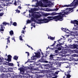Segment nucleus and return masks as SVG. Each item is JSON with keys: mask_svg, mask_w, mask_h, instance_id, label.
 <instances>
[{"mask_svg": "<svg viewBox=\"0 0 78 78\" xmlns=\"http://www.w3.org/2000/svg\"><path fill=\"white\" fill-rule=\"evenodd\" d=\"M58 9H55V11H58Z\"/></svg>", "mask_w": 78, "mask_h": 78, "instance_id": "55", "label": "nucleus"}, {"mask_svg": "<svg viewBox=\"0 0 78 78\" xmlns=\"http://www.w3.org/2000/svg\"><path fill=\"white\" fill-rule=\"evenodd\" d=\"M58 50H61V48L60 47H59L58 48Z\"/></svg>", "mask_w": 78, "mask_h": 78, "instance_id": "45", "label": "nucleus"}, {"mask_svg": "<svg viewBox=\"0 0 78 78\" xmlns=\"http://www.w3.org/2000/svg\"><path fill=\"white\" fill-rule=\"evenodd\" d=\"M66 66V68H69V69H70V65H69L68 66Z\"/></svg>", "mask_w": 78, "mask_h": 78, "instance_id": "31", "label": "nucleus"}, {"mask_svg": "<svg viewBox=\"0 0 78 78\" xmlns=\"http://www.w3.org/2000/svg\"><path fill=\"white\" fill-rule=\"evenodd\" d=\"M61 29L62 30V31H65V33H69V34H66L65 35V37H68L70 36H75V35L73 33V32L69 31V30H68V29H67V28H64L62 27Z\"/></svg>", "mask_w": 78, "mask_h": 78, "instance_id": "4", "label": "nucleus"}, {"mask_svg": "<svg viewBox=\"0 0 78 78\" xmlns=\"http://www.w3.org/2000/svg\"><path fill=\"white\" fill-rule=\"evenodd\" d=\"M42 2H43L44 3H47L49 2V0H41V1L37 3L36 6H40L41 7L44 6Z\"/></svg>", "mask_w": 78, "mask_h": 78, "instance_id": "6", "label": "nucleus"}, {"mask_svg": "<svg viewBox=\"0 0 78 78\" xmlns=\"http://www.w3.org/2000/svg\"><path fill=\"white\" fill-rule=\"evenodd\" d=\"M22 34H21V35L20 36L19 38L20 40L22 41H23V39H22Z\"/></svg>", "mask_w": 78, "mask_h": 78, "instance_id": "22", "label": "nucleus"}, {"mask_svg": "<svg viewBox=\"0 0 78 78\" xmlns=\"http://www.w3.org/2000/svg\"><path fill=\"white\" fill-rule=\"evenodd\" d=\"M53 55H50V57L52 59L53 58Z\"/></svg>", "mask_w": 78, "mask_h": 78, "instance_id": "36", "label": "nucleus"}, {"mask_svg": "<svg viewBox=\"0 0 78 78\" xmlns=\"http://www.w3.org/2000/svg\"><path fill=\"white\" fill-rule=\"evenodd\" d=\"M64 46L63 47H62V48H67V45H66V44H63Z\"/></svg>", "mask_w": 78, "mask_h": 78, "instance_id": "32", "label": "nucleus"}, {"mask_svg": "<svg viewBox=\"0 0 78 78\" xmlns=\"http://www.w3.org/2000/svg\"><path fill=\"white\" fill-rule=\"evenodd\" d=\"M18 70H20V73L21 74H24L25 73V69L24 68L21 67L19 68Z\"/></svg>", "mask_w": 78, "mask_h": 78, "instance_id": "10", "label": "nucleus"}, {"mask_svg": "<svg viewBox=\"0 0 78 78\" xmlns=\"http://www.w3.org/2000/svg\"><path fill=\"white\" fill-rule=\"evenodd\" d=\"M21 33H23V34H25V32L24 30H22Z\"/></svg>", "mask_w": 78, "mask_h": 78, "instance_id": "44", "label": "nucleus"}, {"mask_svg": "<svg viewBox=\"0 0 78 78\" xmlns=\"http://www.w3.org/2000/svg\"><path fill=\"white\" fill-rule=\"evenodd\" d=\"M52 11V10L51 9H49V11Z\"/></svg>", "mask_w": 78, "mask_h": 78, "instance_id": "58", "label": "nucleus"}, {"mask_svg": "<svg viewBox=\"0 0 78 78\" xmlns=\"http://www.w3.org/2000/svg\"><path fill=\"white\" fill-rule=\"evenodd\" d=\"M46 53L47 55H48V53H49L47 51H46Z\"/></svg>", "mask_w": 78, "mask_h": 78, "instance_id": "54", "label": "nucleus"}, {"mask_svg": "<svg viewBox=\"0 0 78 78\" xmlns=\"http://www.w3.org/2000/svg\"><path fill=\"white\" fill-rule=\"evenodd\" d=\"M39 76H40V77H48V76L47 75H44V76H42V75H40Z\"/></svg>", "mask_w": 78, "mask_h": 78, "instance_id": "17", "label": "nucleus"}, {"mask_svg": "<svg viewBox=\"0 0 78 78\" xmlns=\"http://www.w3.org/2000/svg\"><path fill=\"white\" fill-rule=\"evenodd\" d=\"M40 62H45L46 63H47L48 62V61L46 60L44 61V59L43 58V57H42L41 59H40V60L39 61Z\"/></svg>", "mask_w": 78, "mask_h": 78, "instance_id": "12", "label": "nucleus"}, {"mask_svg": "<svg viewBox=\"0 0 78 78\" xmlns=\"http://www.w3.org/2000/svg\"><path fill=\"white\" fill-rule=\"evenodd\" d=\"M54 68L52 67V64H51V66H49V69H49V72L50 70H54Z\"/></svg>", "mask_w": 78, "mask_h": 78, "instance_id": "15", "label": "nucleus"}, {"mask_svg": "<svg viewBox=\"0 0 78 78\" xmlns=\"http://www.w3.org/2000/svg\"><path fill=\"white\" fill-rule=\"evenodd\" d=\"M25 28H26V27H25V28H23V30H25Z\"/></svg>", "mask_w": 78, "mask_h": 78, "instance_id": "59", "label": "nucleus"}, {"mask_svg": "<svg viewBox=\"0 0 78 78\" xmlns=\"http://www.w3.org/2000/svg\"><path fill=\"white\" fill-rule=\"evenodd\" d=\"M13 59L15 60H17L18 59V57H17L16 56H14Z\"/></svg>", "mask_w": 78, "mask_h": 78, "instance_id": "25", "label": "nucleus"}, {"mask_svg": "<svg viewBox=\"0 0 78 78\" xmlns=\"http://www.w3.org/2000/svg\"><path fill=\"white\" fill-rule=\"evenodd\" d=\"M72 56H73V57H78V55L75 54H73L72 55Z\"/></svg>", "mask_w": 78, "mask_h": 78, "instance_id": "26", "label": "nucleus"}, {"mask_svg": "<svg viewBox=\"0 0 78 78\" xmlns=\"http://www.w3.org/2000/svg\"><path fill=\"white\" fill-rule=\"evenodd\" d=\"M48 14H45V16H46V17H47V16H48Z\"/></svg>", "mask_w": 78, "mask_h": 78, "instance_id": "48", "label": "nucleus"}, {"mask_svg": "<svg viewBox=\"0 0 78 78\" xmlns=\"http://www.w3.org/2000/svg\"><path fill=\"white\" fill-rule=\"evenodd\" d=\"M17 62V63H18V67H20V66H19V65H20L19 63L18 62Z\"/></svg>", "mask_w": 78, "mask_h": 78, "instance_id": "43", "label": "nucleus"}, {"mask_svg": "<svg viewBox=\"0 0 78 78\" xmlns=\"http://www.w3.org/2000/svg\"><path fill=\"white\" fill-rule=\"evenodd\" d=\"M12 40H14V42H16V40H15V38H14V37H12Z\"/></svg>", "mask_w": 78, "mask_h": 78, "instance_id": "42", "label": "nucleus"}, {"mask_svg": "<svg viewBox=\"0 0 78 78\" xmlns=\"http://www.w3.org/2000/svg\"><path fill=\"white\" fill-rule=\"evenodd\" d=\"M61 44H58L57 45H56V47H58V46H61Z\"/></svg>", "mask_w": 78, "mask_h": 78, "instance_id": "41", "label": "nucleus"}, {"mask_svg": "<svg viewBox=\"0 0 78 78\" xmlns=\"http://www.w3.org/2000/svg\"><path fill=\"white\" fill-rule=\"evenodd\" d=\"M71 23H74V24L75 27H76L77 29L78 28V21L76 20H74L73 21H71Z\"/></svg>", "mask_w": 78, "mask_h": 78, "instance_id": "8", "label": "nucleus"}, {"mask_svg": "<svg viewBox=\"0 0 78 78\" xmlns=\"http://www.w3.org/2000/svg\"><path fill=\"white\" fill-rule=\"evenodd\" d=\"M73 61H78V59L77 58L76 59H75V58H72Z\"/></svg>", "mask_w": 78, "mask_h": 78, "instance_id": "27", "label": "nucleus"}, {"mask_svg": "<svg viewBox=\"0 0 78 78\" xmlns=\"http://www.w3.org/2000/svg\"><path fill=\"white\" fill-rule=\"evenodd\" d=\"M56 14H57V13L56 12H54L49 14V15H51V16H55V15H56Z\"/></svg>", "mask_w": 78, "mask_h": 78, "instance_id": "18", "label": "nucleus"}, {"mask_svg": "<svg viewBox=\"0 0 78 78\" xmlns=\"http://www.w3.org/2000/svg\"><path fill=\"white\" fill-rule=\"evenodd\" d=\"M41 55H42L43 57H44V53H42V52H41Z\"/></svg>", "mask_w": 78, "mask_h": 78, "instance_id": "52", "label": "nucleus"}, {"mask_svg": "<svg viewBox=\"0 0 78 78\" xmlns=\"http://www.w3.org/2000/svg\"><path fill=\"white\" fill-rule=\"evenodd\" d=\"M70 76H70V75L69 74H68L67 75V78H70Z\"/></svg>", "mask_w": 78, "mask_h": 78, "instance_id": "35", "label": "nucleus"}, {"mask_svg": "<svg viewBox=\"0 0 78 78\" xmlns=\"http://www.w3.org/2000/svg\"><path fill=\"white\" fill-rule=\"evenodd\" d=\"M60 41V40H57V41L59 42V41Z\"/></svg>", "mask_w": 78, "mask_h": 78, "instance_id": "62", "label": "nucleus"}, {"mask_svg": "<svg viewBox=\"0 0 78 78\" xmlns=\"http://www.w3.org/2000/svg\"><path fill=\"white\" fill-rule=\"evenodd\" d=\"M19 76V77H20V78H22V76Z\"/></svg>", "mask_w": 78, "mask_h": 78, "instance_id": "46", "label": "nucleus"}, {"mask_svg": "<svg viewBox=\"0 0 78 78\" xmlns=\"http://www.w3.org/2000/svg\"><path fill=\"white\" fill-rule=\"evenodd\" d=\"M41 69H43V68H42V66L41 67Z\"/></svg>", "mask_w": 78, "mask_h": 78, "instance_id": "63", "label": "nucleus"}, {"mask_svg": "<svg viewBox=\"0 0 78 78\" xmlns=\"http://www.w3.org/2000/svg\"><path fill=\"white\" fill-rule=\"evenodd\" d=\"M16 12H17L18 13H20V10H16Z\"/></svg>", "mask_w": 78, "mask_h": 78, "instance_id": "38", "label": "nucleus"}, {"mask_svg": "<svg viewBox=\"0 0 78 78\" xmlns=\"http://www.w3.org/2000/svg\"><path fill=\"white\" fill-rule=\"evenodd\" d=\"M73 52H74V53H78V50H74V51H73Z\"/></svg>", "mask_w": 78, "mask_h": 78, "instance_id": "33", "label": "nucleus"}, {"mask_svg": "<svg viewBox=\"0 0 78 78\" xmlns=\"http://www.w3.org/2000/svg\"><path fill=\"white\" fill-rule=\"evenodd\" d=\"M56 41H54V43H56Z\"/></svg>", "mask_w": 78, "mask_h": 78, "instance_id": "64", "label": "nucleus"}, {"mask_svg": "<svg viewBox=\"0 0 78 78\" xmlns=\"http://www.w3.org/2000/svg\"><path fill=\"white\" fill-rule=\"evenodd\" d=\"M73 9V8H67L66 10H63V11L59 13L58 16H56L54 17H52L51 16L49 17V20H54L55 21H61L63 20V17H64L67 12L72 10Z\"/></svg>", "mask_w": 78, "mask_h": 78, "instance_id": "1", "label": "nucleus"}, {"mask_svg": "<svg viewBox=\"0 0 78 78\" xmlns=\"http://www.w3.org/2000/svg\"><path fill=\"white\" fill-rule=\"evenodd\" d=\"M54 5H53V3H52L51 2V6H53Z\"/></svg>", "mask_w": 78, "mask_h": 78, "instance_id": "50", "label": "nucleus"}, {"mask_svg": "<svg viewBox=\"0 0 78 78\" xmlns=\"http://www.w3.org/2000/svg\"><path fill=\"white\" fill-rule=\"evenodd\" d=\"M0 31H4V30H3V27H2V26L1 27Z\"/></svg>", "mask_w": 78, "mask_h": 78, "instance_id": "28", "label": "nucleus"}, {"mask_svg": "<svg viewBox=\"0 0 78 78\" xmlns=\"http://www.w3.org/2000/svg\"><path fill=\"white\" fill-rule=\"evenodd\" d=\"M37 13L38 14L34 15L33 17H32L31 20L32 21L39 24L44 23H48L49 22V20H47V19H44V20H39V19L41 17V15L39 13L37 12Z\"/></svg>", "mask_w": 78, "mask_h": 78, "instance_id": "2", "label": "nucleus"}, {"mask_svg": "<svg viewBox=\"0 0 78 78\" xmlns=\"http://www.w3.org/2000/svg\"><path fill=\"white\" fill-rule=\"evenodd\" d=\"M27 23H26V25H28V23H30L31 22V21L30 20H28L27 21Z\"/></svg>", "mask_w": 78, "mask_h": 78, "instance_id": "20", "label": "nucleus"}, {"mask_svg": "<svg viewBox=\"0 0 78 78\" xmlns=\"http://www.w3.org/2000/svg\"><path fill=\"white\" fill-rule=\"evenodd\" d=\"M36 69L37 70H38V68H36Z\"/></svg>", "mask_w": 78, "mask_h": 78, "instance_id": "60", "label": "nucleus"}, {"mask_svg": "<svg viewBox=\"0 0 78 78\" xmlns=\"http://www.w3.org/2000/svg\"><path fill=\"white\" fill-rule=\"evenodd\" d=\"M45 68L46 69H49V65H46L45 66Z\"/></svg>", "mask_w": 78, "mask_h": 78, "instance_id": "19", "label": "nucleus"}, {"mask_svg": "<svg viewBox=\"0 0 78 78\" xmlns=\"http://www.w3.org/2000/svg\"><path fill=\"white\" fill-rule=\"evenodd\" d=\"M8 64L9 66H13V63H8Z\"/></svg>", "mask_w": 78, "mask_h": 78, "instance_id": "24", "label": "nucleus"}, {"mask_svg": "<svg viewBox=\"0 0 78 78\" xmlns=\"http://www.w3.org/2000/svg\"><path fill=\"white\" fill-rule=\"evenodd\" d=\"M49 39H51V40H54V39H55V37H53L51 36H50Z\"/></svg>", "mask_w": 78, "mask_h": 78, "instance_id": "21", "label": "nucleus"}, {"mask_svg": "<svg viewBox=\"0 0 78 78\" xmlns=\"http://www.w3.org/2000/svg\"><path fill=\"white\" fill-rule=\"evenodd\" d=\"M34 53L35 54V56H32L31 57V60H35L37 58H40L41 56V54H40V52H38L37 53L35 52Z\"/></svg>", "mask_w": 78, "mask_h": 78, "instance_id": "7", "label": "nucleus"}, {"mask_svg": "<svg viewBox=\"0 0 78 78\" xmlns=\"http://www.w3.org/2000/svg\"><path fill=\"white\" fill-rule=\"evenodd\" d=\"M55 73H56V74H58V72H56Z\"/></svg>", "mask_w": 78, "mask_h": 78, "instance_id": "56", "label": "nucleus"}, {"mask_svg": "<svg viewBox=\"0 0 78 78\" xmlns=\"http://www.w3.org/2000/svg\"><path fill=\"white\" fill-rule=\"evenodd\" d=\"M12 68H9L8 66H7L5 68L3 67V66L0 67V70L1 72H3L4 73H6L8 72H12Z\"/></svg>", "mask_w": 78, "mask_h": 78, "instance_id": "3", "label": "nucleus"}, {"mask_svg": "<svg viewBox=\"0 0 78 78\" xmlns=\"http://www.w3.org/2000/svg\"><path fill=\"white\" fill-rule=\"evenodd\" d=\"M8 58V60L9 62H10L11 61V58H12V56H11L10 55H9L7 56Z\"/></svg>", "mask_w": 78, "mask_h": 78, "instance_id": "14", "label": "nucleus"}, {"mask_svg": "<svg viewBox=\"0 0 78 78\" xmlns=\"http://www.w3.org/2000/svg\"><path fill=\"white\" fill-rule=\"evenodd\" d=\"M11 0H6V2H9Z\"/></svg>", "mask_w": 78, "mask_h": 78, "instance_id": "57", "label": "nucleus"}, {"mask_svg": "<svg viewBox=\"0 0 78 78\" xmlns=\"http://www.w3.org/2000/svg\"><path fill=\"white\" fill-rule=\"evenodd\" d=\"M0 62H2V59L0 58Z\"/></svg>", "mask_w": 78, "mask_h": 78, "instance_id": "53", "label": "nucleus"}, {"mask_svg": "<svg viewBox=\"0 0 78 78\" xmlns=\"http://www.w3.org/2000/svg\"><path fill=\"white\" fill-rule=\"evenodd\" d=\"M6 24H7V23H6V22H4L2 23L3 26H6Z\"/></svg>", "mask_w": 78, "mask_h": 78, "instance_id": "30", "label": "nucleus"}, {"mask_svg": "<svg viewBox=\"0 0 78 78\" xmlns=\"http://www.w3.org/2000/svg\"><path fill=\"white\" fill-rule=\"evenodd\" d=\"M9 38H10V37H9L7 38V44H8V45L9 44V43L10 42L9 41Z\"/></svg>", "mask_w": 78, "mask_h": 78, "instance_id": "16", "label": "nucleus"}, {"mask_svg": "<svg viewBox=\"0 0 78 78\" xmlns=\"http://www.w3.org/2000/svg\"><path fill=\"white\" fill-rule=\"evenodd\" d=\"M31 26H32V27H34V28H35V23H32L31 25Z\"/></svg>", "mask_w": 78, "mask_h": 78, "instance_id": "29", "label": "nucleus"}, {"mask_svg": "<svg viewBox=\"0 0 78 78\" xmlns=\"http://www.w3.org/2000/svg\"><path fill=\"white\" fill-rule=\"evenodd\" d=\"M3 16V13H0V16Z\"/></svg>", "mask_w": 78, "mask_h": 78, "instance_id": "49", "label": "nucleus"}, {"mask_svg": "<svg viewBox=\"0 0 78 78\" xmlns=\"http://www.w3.org/2000/svg\"><path fill=\"white\" fill-rule=\"evenodd\" d=\"M13 25L14 26H17V23L16 22H14L13 23Z\"/></svg>", "mask_w": 78, "mask_h": 78, "instance_id": "34", "label": "nucleus"}, {"mask_svg": "<svg viewBox=\"0 0 78 78\" xmlns=\"http://www.w3.org/2000/svg\"><path fill=\"white\" fill-rule=\"evenodd\" d=\"M27 46H28L29 48H30L31 49H32V50H33V49L28 44H27Z\"/></svg>", "mask_w": 78, "mask_h": 78, "instance_id": "37", "label": "nucleus"}, {"mask_svg": "<svg viewBox=\"0 0 78 78\" xmlns=\"http://www.w3.org/2000/svg\"><path fill=\"white\" fill-rule=\"evenodd\" d=\"M14 5L15 6H16L17 5V2L16 1H15V2H14Z\"/></svg>", "mask_w": 78, "mask_h": 78, "instance_id": "39", "label": "nucleus"}, {"mask_svg": "<svg viewBox=\"0 0 78 78\" xmlns=\"http://www.w3.org/2000/svg\"><path fill=\"white\" fill-rule=\"evenodd\" d=\"M10 72H9L6 73H5V75L3 73H2L0 76V78H11V74Z\"/></svg>", "mask_w": 78, "mask_h": 78, "instance_id": "5", "label": "nucleus"}, {"mask_svg": "<svg viewBox=\"0 0 78 78\" xmlns=\"http://www.w3.org/2000/svg\"><path fill=\"white\" fill-rule=\"evenodd\" d=\"M26 53H27L28 56H29L30 55V54L29 53V52H26Z\"/></svg>", "mask_w": 78, "mask_h": 78, "instance_id": "40", "label": "nucleus"}, {"mask_svg": "<svg viewBox=\"0 0 78 78\" xmlns=\"http://www.w3.org/2000/svg\"><path fill=\"white\" fill-rule=\"evenodd\" d=\"M57 66H58V67H61V63H59Z\"/></svg>", "mask_w": 78, "mask_h": 78, "instance_id": "47", "label": "nucleus"}, {"mask_svg": "<svg viewBox=\"0 0 78 78\" xmlns=\"http://www.w3.org/2000/svg\"><path fill=\"white\" fill-rule=\"evenodd\" d=\"M55 73L50 72L49 77L51 78H57V76H55Z\"/></svg>", "mask_w": 78, "mask_h": 78, "instance_id": "9", "label": "nucleus"}, {"mask_svg": "<svg viewBox=\"0 0 78 78\" xmlns=\"http://www.w3.org/2000/svg\"><path fill=\"white\" fill-rule=\"evenodd\" d=\"M37 10H38V9H36V8L31 9V10L29 11V12L30 13L31 12L32 13L34 11H37Z\"/></svg>", "mask_w": 78, "mask_h": 78, "instance_id": "13", "label": "nucleus"}, {"mask_svg": "<svg viewBox=\"0 0 78 78\" xmlns=\"http://www.w3.org/2000/svg\"><path fill=\"white\" fill-rule=\"evenodd\" d=\"M18 8H19L20 9H21V7H20V6H18Z\"/></svg>", "mask_w": 78, "mask_h": 78, "instance_id": "51", "label": "nucleus"}, {"mask_svg": "<svg viewBox=\"0 0 78 78\" xmlns=\"http://www.w3.org/2000/svg\"><path fill=\"white\" fill-rule=\"evenodd\" d=\"M35 1H36V0H32L33 2H35Z\"/></svg>", "mask_w": 78, "mask_h": 78, "instance_id": "61", "label": "nucleus"}, {"mask_svg": "<svg viewBox=\"0 0 78 78\" xmlns=\"http://www.w3.org/2000/svg\"><path fill=\"white\" fill-rule=\"evenodd\" d=\"M67 50H68L69 51V52H70L71 51V49L70 48L67 49L66 51H64V50L62 51V53L63 54H66L67 53Z\"/></svg>", "mask_w": 78, "mask_h": 78, "instance_id": "11", "label": "nucleus"}, {"mask_svg": "<svg viewBox=\"0 0 78 78\" xmlns=\"http://www.w3.org/2000/svg\"><path fill=\"white\" fill-rule=\"evenodd\" d=\"M11 36H12L13 34H14V33L13 32V31L12 30H11L10 32H9Z\"/></svg>", "mask_w": 78, "mask_h": 78, "instance_id": "23", "label": "nucleus"}]
</instances>
